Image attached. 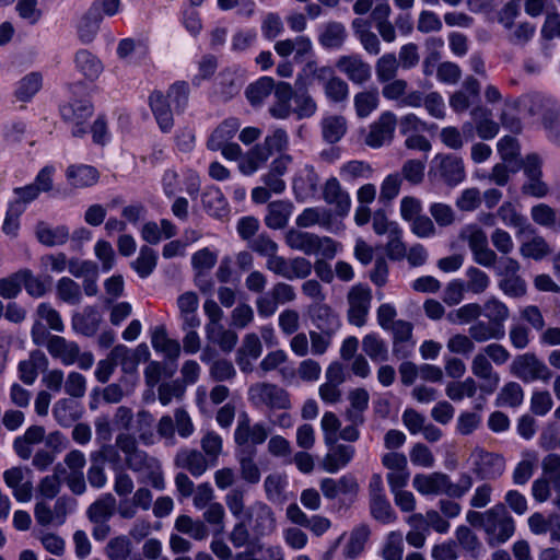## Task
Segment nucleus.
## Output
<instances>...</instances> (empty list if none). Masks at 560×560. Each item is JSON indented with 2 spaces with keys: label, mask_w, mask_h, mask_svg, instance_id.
I'll use <instances>...</instances> for the list:
<instances>
[{
  "label": "nucleus",
  "mask_w": 560,
  "mask_h": 560,
  "mask_svg": "<svg viewBox=\"0 0 560 560\" xmlns=\"http://www.w3.org/2000/svg\"><path fill=\"white\" fill-rule=\"evenodd\" d=\"M230 513L236 520H244L252 535L259 539L271 535L277 528V518L273 510L264 501H254L245 506V493L238 488L230 490L225 498Z\"/></svg>",
  "instance_id": "f257e3e1"
},
{
  "label": "nucleus",
  "mask_w": 560,
  "mask_h": 560,
  "mask_svg": "<svg viewBox=\"0 0 560 560\" xmlns=\"http://www.w3.org/2000/svg\"><path fill=\"white\" fill-rule=\"evenodd\" d=\"M115 446L124 454L127 468L137 474L140 482L150 483L156 490L165 489L160 462L140 450L132 434L119 433L116 436Z\"/></svg>",
  "instance_id": "f03ea898"
},
{
  "label": "nucleus",
  "mask_w": 560,
  "mask_h": 560,
  "mask_svg": "<svg viewBox=\"0 0 560 560\" xmlns=\"http://www.w3.org/2000/svg\"><path fill=\"white\" fill-rule=\"evenodd\" d=\"M486 541L491 547L506 542L515 533V521L503 504L487 510Z\"/></svg>",
  "instance_id": "7ed1b4c3"
},
{
  "label": "nucleus",
  "mask_w": 560,
  "mask_h": 560,
  "mask_svg": "<svg viewBox=\"0 0 560 560\" xmlns=\"http://www.w3.org/2000/svg\"><path fill=\"white\" fill-rule=\"evenodd\" d=\"M247 399L255 408L289 409L291 406L287 390L266 382L250 385L247 390Z\"/></svg>",
  "instance_id": "20e7f679"
},
{
  "label": "nucleus",
  "mask_w": 560,
  "mask_h": 560,
  "mask_svg": "<svg viewBox=\"0 0 560 560\" xmlns=\"http://www.w3.org/2000/svg\"><path fill=\"white\" fill-rule=\"evenodd\" d=\"M430 176L454 187L466 178L464 160L452 153H439L431 161Z\"/></svg>",
  "instance_id": "39448f33"
},
{
  "label": "nucleus",
  "mask_w": 560,
  "mask_h": 560,
  "mask_svg": "<svg viewBox=\"0 0 560 560\" xmlns=\"http://www.w3.org/2000/svg\"><path fill=\"white\" fill-rule=\"evenodd\" d=\"M368 490L372 517L382 524L394 523L397 515L386 497L383 478L380 474L371 476Z\"/></svg>",
  "instance_id": "423d86ee"
},
{
  "label": "nucleus",
  "mask_w": 560,
  "mask_h": 560,
  "mask_svg": "<svg viewBox=\"0 0 560 560\" xmlns=\"http://www.w3.org/2000/svg\"><path fill=\"white\" fill-rule=\"evenodd\" d=\"M471 471L481 480H495L505 471V459L500 454L475 448L469 456Z\"/></svg>",
  "instance_id": "0eeeda50"
},
{
  "label": "nucleus",
  "mask_w": 560,
  "mask_h": 560,
  "mask_svg": "<svg viewBox=\"0 0 560 560\" xmlns=\"http://www.w3.org/2000/svg\"><path fill=\"white\" fill-rule=\"evenodd\" d=\"M348 320L350 324L362 327L365 325L372 302V291L366 284L357 283L347 294Z\"/></svg>",
  "instance_id": "6e6552de"
},
{
  "label": "nucleus",
  "mask_w": 560,
  "mask_h": 560,
  "mask_svg": "<svg viewBox=\"0 0 560 560\" xmlns=\"http://www.w3.org/2000/svg\"><path fill=\"white\" fill-rule=\"evenodd\" d=\"M74 510V502L67 497H60L56 500L51 509L49 503L44 500L37 501L34 509L35 520L43 526H60L67 516Z\"/></svg>",
  "instance_id": "1a4fd4ad"
},
{
  "label": "nucleus",
  "mask_w": 560,
  "mask_h": 560,
  "mask_svg": "<svg viewBox=\"0 0 560 560\" xmlns=\"http://www.w3.org/2000/svg\"><path fill=\"white\" fill-rule=\"evenodd\" d=\"M266 267L269 271L288 280L304 279L312 272V264L304 257L287 259L275 254L267 259Z\"/></svg>",
  "instance_id": "9d476101"
},
{
  "label": "nucleus",
  "mask_w": 560,
  "mask_h": 560,
  "mask_svg": "<svg viewBox=\"0 0 560 560\" xmlns=\"http://www.w3.org/2000/svg\"><path fill=\"white\" fill-rule=\"evenodd\" d=\"M513 374L526 383L540 380L547 382L551 378V371L533 353L517 357L512 364Z\"/></svg>",
  "instance_id": "9b49d317"
},
{
  "label": "nucleus",
  "mask_w": 560,
  "mask_h": 560,
  "mask_svg": "<svg viewBox=\"0 0 560 560\" xmlns=\"http://www.w3.org/2000/svg\"><path fill=\"white\" fill-rule=\"evenodd\" d=\"M295 224L303 229L318 225L331 233H337L343 229L342 223L335 220L331 210L324 207L305 208L296 217Z\"/></svg>",
  "instance_id": "f8f14e48"
},
{
  "label": "nucleus",
  "mask_w": 560,
  "mask_h": 560,
  "mask_svg": "<svg viewBox=\"0 0 560 560\" xmlns=\"http://www.w3.org/2000/svg\"><path fill=\"white\" fill-rule=\"evenodd\" d=\"M93 114L89 101H74L60 108L62 119L71 127L73 137H83L86 133L85 124Z\"/></svg>",
  "instance_id": "ddd939ff"
},
{
  "label": "nucleus",
  "mask_w": 560,
  "mask_h": 560,
  "mask_svg": "<svg viewBox=\"0 0 560 560\" xmlns=\"http://www.w3.org/2000/svg\"><path fill=\"white\" fill-rule=\"evenodd\" d=\"M396 125V115L390 110L383 112L378 118L370 125L365 143L374 149L389 143L394 137Z\"/></svg>",
  "instance_id": "4468645a"
},
{
  "label": "nucleus",
  "mask_w": 560,
  "mask_h": 560,
  "mask_svg": "<svg viewBox=\"0 0 560 560\" xmlns=\"http://www.w3.org/2000/svg\"><path fill=\"white\" fill-rule=\"evenodd\" d=\"M269 435V429L262 422L252 423L247 413L238 417L234 431V441L238 446L262 444Z\"/></svg>",
  "instance_id": "2eb2a0df"
},
{
  "label": "nucleus",
  "mask_w": 560,
  "mask_h": 560,
  "mask_svg": "<svg viewBox=\"0 0 560 560\" xmlns=\"http://www.w3.org/2000/svg\"><path fill=\"white\" fill-rule=\"evenodd\" d=\"M336 68L354 84H364L372 75L371 66L359 54L340 56L336 60Z\"/></svg>",
  "instance_id": "dca6fc26"
},
{
  "label": "nucleus",
  "mask_w": 560,
  "mask_h": 560,
  "mask_svg": "<svg viewBox=\"0 0 560 560\" xmlns=\"http://www.w3.org/2000/svg\"><path fill=\"white\" fill-rule=\"evenodd\" d=\"M471 373L481 381L479 389L485 395L493 394L500 384V375L494 371L491 361L481 351L471 361Z\"/></svg>",
  "instance_id": "f3484780"
},
{
  "label": "nucleus",
  "mask_w": 560,
  "mask_h": 560,
  "mask_svg": "<svg viewBox=\"0 0 560 560\" xmlns=\"http://www.w3.org/2000/svg\"><path fill=\"white\" fill-rule=\"evenodd\" d=\"M323 199L326 203L334 207L331 211L335 220L343 219L348 215L351 208V198L336 177H330L324 185Z\"/></svg>",
  "instance_id": "a211bd4d"
},
{
  "label": "nucleus",
  "mask_w": 560,
  "mask_h": 560,
  "mask_svg": "<svg viewBox=\"0 0 560 560\" xmlns=\"http://www.w3.org/2000/svg\"><path fill=\"white\" fill-rule=\"evenodd\" d=\"M153 502L152 492L145 488H138L131 498L121 499L118 503V514L124 520L135 518L138 510L148 511Z\"/></svg>",
  "instance_id": "6ab92c4d"
},
{
  "label": "nucleus",
  "mask_w": 560,
  "mask_h": 560,
  "mask_svg": "<svg viewBox=\"0 0 560 560\" xmlns=\"http://www.w3.org/2000/svg\"><path fill=\"white\" fill-rule=\"evenodd\" d=\"M412 486L422 495H447L448 476L443 472L418 474Z\"/></svg>",
  "instance_id": "aec40b11"
},
{
  "label": "nucleus",
  "mask_w": 560,
  "mask_h": 560,
  "mask_svg": "<svg viewBox=\"0 0 560 560\" xmlns=\"http://www.w3.org/2000/svg\"><path fill=\"white\" fill-rule=\"evenodd\" d=\"M327 446L328 452L322 460V468L329 474H336L346 467L355 454V450L351 445L335 443Z\"/></svg>",
  "instance_id": "412c9836"
},
{
  "label": "nucleus",
  "mask_w": 560,
  "mask_h": 560,
  "mask_svg": "<svg viewBox=\"0 0 560 560\" xmlns=\"http://www.w3.org/2000/svg\"><path fill=\"white\" fill-rule=\"evenodd\" d=\"M319 488L326 499L334 500L339 495H355L359 490V485L354 477L345 475L339 479H322Z\"/></svg>",
  "instance_id": "4be33fe9"
},
{
  "label": "nucleus",
  "mask_w": 560,
  "mask_h": 560,
  "mask_svg": "<svg viewBox=\"0 0 560 560\" xmlns=\"http://www.w3.org/2000/svg\"><path fill=\"white\" fill-rule=\"evenodd\" d=\"M262 352V346L256 334H247L236 353V363L244 373L253 370V361L257 360Z\"/></svg>",
  "instance_id": "5701e85b"
},
{
  "label": "nucleus",
  "mask_w": 560,
  "mask_h": 560,
  "mask_svg": "<svg viewBox=\"0 0 560 560\" xmlns=\"http://www.w3.org/2000/svg\"><path fill=\"white\" fill-rule=\"evenodd\" d=\"M275 101L269 106V114L276 119H287L293 114V89L288 82H280L275 89Z\"/></svg>",
  "instance_id": "b1692460"
},
{
  "label": "nucleus",
  "mask_w": 560,
  "mask_h": 560,
  "mask_svg": "<svg viewBox=\"0 0 560 560\" xmlns=\"http://www.w3.org/2000/svg\"><path fill=\"white\" fill-rule=\"evenodd\" d=\"M46 348L52 358L60 360L65 365H72L78 359L79 346L61 336H50Z\"/></svg>",
  "instance_id": "393cba45"
},
{
  "label": "nucleus",
  "mask_w": 560,
  "mask_h": 560,
  "mask_svg": "<svg viewBox=\"0 0 560 560\" xmlns=\"http://www.w3.org/2000/svg\"><path fill=\"white\" fill-rule=\"evenodd\" d=\"M96 443L101 445L100 456L108 462L116 460L118 457L115 451L116 446L109 444L113 436V429L110 421L107 417H97L94 421Z\"/></svg>",
  "instance_id": "a878e982"
},
{
  "label": "nucleus",
  "mask_w": 560,
  "mask_h": 560,
  "mask_svg": "<svg viewBox=\"0 0 560 560\" xmlns=\"http://www.w3.org/2000/svg\"><path fill=\"white\" fill-rule=\"evenodd\" d=\"M75 69L89 81L98 79L104 70L101 59L88 49H80L74 55Z\"/></svg>",
  "instance_id": "bb28decb"
},
{
  "label": "nucleus",
  "mask_w": 560,
  "mask_h": 560,
  "mask_svg": "<svg viewBox=\"0 0 560 560\" xmlns=\"http://www.w3.org/2000/svg\"><path fill=\"white\" fill-rule=\"evenodd\" d=\"M35 234L38 242L48 247L63 245L70 237L69 229L66 225L52 226L46 222L37 223Z\"/></svg>",
  "instance_id": "cd10ccee"
},
{
  "label": "nucleus",
  "mask_w": 560,
  "mask_h": 560,
  "mask_svg": "<svg viewBox=\"0 0 560 560\" xmlns=\"http://www.w3.org/2000/svg\"><path fill=\"white\" fill-rule=\"evenodd\" d=\"M177 306L183 320V328H197L200 319L197 315L199 300L195 292L188 291L180 294L177 299Z\"/></svg>",
  "instance_id": "c85d7f7f"
},
{
  "label": "nucleus",
  "mask_w": 560,
  "mask_h": 560,
  "mask_svg": "<svg viewBox=\"0 0 560 560\" xmlns=\"http://www.w3.org/2000/svg\"><path fill=\"white\" fill-rule=\"evenodd\" d=\"M5 485L12 489L13 497L19 502H28L32 499V485L31 482H23L24 472L20 467L7 469L3 472Z\"/></svg>",
  "instance_id": "c756f323"
},
{
  "label": "nucleus",
  "mask_w": 560,
  "mask_h": 560,
  "mask_svg": "<svg viewBox=\"0 0 560 560\" xmlns=\"http://www.w3.org/2000/svg\"><path fill=\"white\" fill-rule=\"evenodd\" d=\"M292 212L293 203L291 201H272L267 208V214L265 217L266 225L273 230L282 229L287 225Z\"/></svg>",
  "instance_id": "7c9ffc66"
},
{
  "label": "nucleus",
  "mask_w": 560,
  "mask_h": 560,
  "mask_svg": "<svg viewBox=\"0 0 560 560\" xmlns=\"http://www.w3.org/2000/svg\"><path fill=\"white\" fill-rule=\"evenodd\" d=\"M150 106L162 131L167 132L173 126L174 110L167 97L161 92H153L150 95Z\"/></svg>",
  "instance_id": "2f4dec72"
},
{
  "label": "nucleus",
  "mask_w": 560,
  "mask_h": 560,
  "mask_svg": "<svg viewBox=\"0 0 560 560\" xmlns=\"http://www.w3.org/2000/svg\"><path fill=\"white\" fill-rule=\"evenodd\" d=\"M288 477L280 472L269 474L264 481V490L268 501L283 504L287 500Z\"/></svg>",
  "instance_id": "473e14b6"
},
{
  "label": "nucleus",
  "mask_w": 560,
  "mask_h": 560,
  "mask_svg": "<svg viewBox=\"0 0 560 560\" xmlns=\"http://www.w3.org/2000/svg\"><path fill=\"white\" fill-rule=\"evenodd\" d=\"M241 124L236 118H228L219 125L210 135L207 147L209 150L218 151L224 143L231 142L238 131Z\"/></svg>",
  "instance_id": "72a5a7b5"
},
{
  "label": "nucleus",
  "mask_w": 560,
  "mask_h": 560,
  "mask_svg": "<svg viewBox=\"0 0 560 560\" xmlns=\"http://www.w3.org/2000/svg\"><path fill=\"white\" fill-rule=\"evenodd\" d=\"M320 129L323 139L328 143L339 142L347 132V120L341 115H328L322 118Z\"/></svg>",
  "instance_id": "f704fd0d"
},
{
  "label": "nucleus",
  "mask_w": 560,
  "mask_h": 560,
  "mask_svg": "<svg viewBox=\"0 0 560 560\" xmlns=\"http://www.w3.org/2000/svg\"><path fill=\"white\" fill-rule=\"evenodd\" d=\"M116 508L118 509L115 497L112 493H105L90 505L88 516L93 523H107Z\"/></svg>",
  "instance_id": "c9c22d12"
},
{
  "label": "nucleus",
  "mask_w": 560,
  "mask_h": 560,
  "mask_svg": "<svg viewBox=\"0 0 560 560\" xmlns=\"http://www.w3.org/2000/svg\"><path fill=\"white\" fill-rule=\"evenodd\" d=\"M151 345L156 352L164 354L168 359L175 360L179 357V342L175 339H171L164 327H155L153 329Z\"/></svg>",
  "instance_id": "e433bc0d"
},
{
  "label": "nucleus",
  "mask_w": 560,
  "mask_h": 560,
  "mask_svg": "<svg viewBox=\"0 0 560 560\" xmlns=\"http://www.w3.org/2000/svg\"><path fill=\"white\" fill-rule=\"evenodd\" d=\"M405 522L410 526V530L406 535L407 542L415 548H422L429 535L423 514L412 513L405 518Z\"/></svg>",
  "instance_id": "4c0bfd02"
},
{
  "label": "nucleus",
  "mask_w": 560,
  "mask_h": 560,
  "mask_svg": "<svg viewBox=\"0 0 560 560\" xmlns=\"http://www.w3.org/2000/svg\"><path fill=\"white\" fill-rule=\"evenodd\" d=\"M491 116V112L482 106H477L471 110L477 133L483 140L493 139L499 132V125L492 120Z\"/></svg>",
  "instance_id": "58836bf2"
},
{
  "label": "nucleus",
  "mask_w": 560,
  "mask_h": 560,
  "mask_svg": "<svg viewBox=\"0 0 560 560\" xmlns=\"http://www.w3.org/2000/svg\"><path fill=\"white\" fill-rule=\"evenodd\" d=\"M380 105V93L376 89H366L358 92L353 96V107L355 115L365 119L377 109Z\"/></svg>",
  "instance_id": "ea45409f"
},
{
  "label": "nucleus",
  "mask_w": 560,
  "mask_h": 560,
  "mask_svg": "<svg viewBox=\"0 0 560 560\" xmlns=\"http://www.w3.org/2000/svg\"><path fill=\"white\" fill-rule=\"evenodd\" d=\"M69 184L77 188L94 185L98 179L97 171L90 165H71L66 172Z\"/></svg>",
  "instance_id": "a19ab883"
},
{
  "label": "nucleus",
  "mask_w": 560,
  "mask_h": 560,
  "mask_svg": "<svg viewBox=\"0 0 560 560\" xmlns=\"http://www.w3.org/2000/svg\"><path fill=\"white\" fill-rule=\"evenodd\" d=\"M42 86V73L30 72L16 83L14 95L20 102H30L39 92Z\"/></svg>",
  "instance_id": "79ce46f5"
},
{
  "label": "nucleus",
  "mask_w": 560,
  "mask_h": 560,
  "mask_svg": "<svg viewBox=\"0 0 560 560\" xmlns=\"http://www.w3.org/2000/svg\"><path fill=\"white\" fill-rule=\"evenodd\" d=\"M469 336L475 342H487L489 340H501L505 336V329L497 327L490 322L477 320L468 329Z\"/></svg>",
  "instance_id": "37998d69"
},
{
  "label": "nucleus",
  "mask_w": 560,
  "mask_h": 560,
  "mask_svg": "<svg viewBox=\"0 0 560 560\" xmlns=\"http://www.w3.org/2000/svg\"><path fill=\"white\" fill-rule=\"evenodd\" d=\"M347 37V31L343 24L339 22H329L323 26L319 34V44L328 49H339Z\"/></svg>",
  "instance_id": "c03bdc74"
},
{
  "label": "nucleus",
  "mask_w": 560,
  "mask_h": 560,
  "mask_svg": "<svg viewBox=\"0 0 560 560\" xmlns=\"http://www.w3.org/2000/svg\"><path fill=\"white\" fill-rule=\"evenodd\" d=\"M374 171L372 166L364 161L352 160L343 163L339 168V176L343 182L354 183L361 179L372 178Z\"/></svg>",
  "instance_id": "a18cd8bd"
},
{
  "label": "nucleus",
  "mask_w": 560,
  "mask_h": 560,
  "mask_svg": "<svg viewBox=\"0 0 560 560\" xmlns=\"http://www.w3.org/2000/svg\"><path fill=\"white\" fill-rule=\"evenodd\" d=\"M270 158L268 150L261 144L250 149L240 161L238 167L244 175H252L261 168Z\"/></svg>",
  "instance_id": "49530a36"
},
{
  "label": "nucleus",
  "mask_w": 560,
  "mask_h": 560,
  "mask_svg": "<svg viewBox=\"0 0 560 560\" xmlns=\"http://www.w3.org/2000/svg\"><path fill=\"white\" fill-rule=\"evenodd\" d=\"M176 463L192 476H201L208 468L205 456L196 450H183L176 455Z\"/></svg>",
  "instance_id": "de8ad7c7"
},
{
  "label": "nucleus",
  "mask_w": 560,
  "mask_h": 560,
  "mask_svg": "<svg viewBox=\"0 0 560 560\" xmlns=\"http://www.w3.org/2000/svg\"><path fill=\"white\" fill-rule=\"evenodd\" d=\"M101 23V16L93 13L89 8V10L81 16L77 26L79 39L83 44L92 43L100 31Z\"/></svg>",
  "instance_id": "09e8293b"
},
{
  "label": "nucleus",
  "mask_w": 560,
  "mask_h": 560,
  "mask_svg": "<svg viewBox=\"0 0 560 560\" xmlns=\"http://www.w3.org/2000/svg\"><path fill=\"white\" fill-rule=\"evenodd\" d=\"M205 210L214 218H223L228 213V202L219 188L210 187L202 194Z\"/></svg>",
  "instance_id": "8fccbe9b"
},
{
  "label": "nucleus",
  "mask_w": 560,
  "mask_h": 560,
  "mask_svg": "<svg viewBox=\"0 0 560 560\" xmlns=\"http://www.w3.org/2000/svg\"><path fill=\"white\" fill-rule=\"evenodd\" d=\"M362 349L373 362L382 363L388 360L387 345L378 334L371 332L364 336Z\"/></svg>",
  "instance_id": "3c124183"
},
{
  "label": "nucleus",
  "mask_w": 560,
  "mask_h": 560,
  "mask_svg": "<svg viewBox=\"0 0 560 560\" xmlns=\"http://www.w3.org/2000/svg\"><path fill=\"white\" fill-rule=\"evenodd\" d=\"M315 241L316 234L295 229L289 230L285 234L287 245L294 250L304 253L305 255L314 254Z\"/></svg>",
  "instance_id": "603ef678"
},
{
  "label": "nucleus",
  "mask_w": 560,
  "mask_h": 560,
  "mask_svg": "<svg viewBox=\"0 0 560 560\" xmlns=\"http://www.w3.org/2000/svg\"><path fill=\"white\" fill-rule=\"evenodd\" d=\"M350 407L347 409V419L353 423L363 422V411L369 406V393L363 388H357L349 393Z\"/></svg>",
  "instance_id": "864d4df0"
},
{
  "label": "nucleus",
  "mask_w": 560,
  "mask_h": 560,
  "mask_svg": "<svg viewBox=\"0 0 560 560\" xmlns=\"http://www.w3.org/2000/svg\"><path fill=\"white\" fill-rule=\"evenodd\" d=\"M276 85L270 77H261L246 89V97L253 106L260 105L273 91Z\"/></svg>",
  "instance_id": "5fc2aeb1"
},
{
  "label": "nucleus",
  "mask_w": 560,
  "mask_h": 560,
  "mask_svg": "<svg viewBox=\"0 0 560 560\" xmlns=\"http://www.w3.org/2000/svg\"><path fill=\"white\" fill-rule=\"evenodd\" d=\"M481 307L485 317L488 318L490 323H492L497 327L504 328V323L510 317V310L505 305V303H503L497 298H490L485 302L483 306Z\"/></svg>",
  "instance_id": "6e6d98bb"
},
{
  "label": "nucleus",
  "mask_w": 560,
  "mask_h": 560,
  "mask_svg": "<svg viewBox=\"0 0 560 560\" xmlns=\"http://www.w3.org/2000/svg\"><path fill=\"white\" fill-rule=\"evenodd\" d=\"M370 536V529L365 525L355 527L343 547V556L353 559L361 555Z\"/></svg>",
  "instance_id": "4d7b16f0"
},
{
  "label": "nucleus",
  "mask_w": 560,
  "mask_h": 560,
  "mask_svg": "<svg viewBox=\"0 0 560 560\" xmlns=\"http://www.w3.org/2000/svg\"><path fill=\"white\" fill-rule=\"evenodd\" d=\"M156 262V252L151 247L142 246L140 248L139 256L135 261H132L131 267L140 278H147L155 269Z\"/></svg>",
  "instance_id": "13d9d810"
},
{
  "label": "nucleus",
  "mask_w": 560,
  "mask_h": 560,
  "mask_svg": "<svg viewBox=\"0 0 560 560\" xmlns=\"http://www.w3.org/2000/svg\"><path fill=\"white\" fill-rule=\"evenodd\" d=\"M292 102L293 114L298 119L310 118L317 112V104L306 91H293Z\"/></svg>",
  "instance_id": "bf43d9fd"
},
{
  "label": "nucleus",
  "mask_w": 560,
  "mask_h": 560,
  "mask_svg": "<svg viewBox=\"0 0 560 560\" xmlns=\"http://www.w3.org/2000/svg\"><path fill=\"white\" fill-rule=\"evenodd\" d=\"M65 472L66 468L61 464H58L52 475L44 477L38 485L40 497L47 500L54 499L60 492L61 477Z\"/></svg>",
  "instance_id": "052dcab7"
},
{
  "label": "nucleus",
  "mask_w": 560,
  "mask_h": 560,
  "mask_svg": "<svg viewBox=\"0 0 560 560\" xmlns=\"http://www.w3.org/2000/svg\"><path fill=\"white\" fill-rule=\"evenodd\" d=\"M175 528L196 540H203L209 535V530L203 522L195 521L188 515H179L175 521Z\"/></svg>",
  "instance_id": "680f3d73"
},
{
  "label": "nucleus",
  "mask_w": 560,
  "mask_h": 560,
  "mask_svg": "<svg viewBox=\"0 0 560 560\" xmlns=\"http://www.w3.org/2000/svg\"><path fill=\"white\" fill-rule=\"evenodd\" d=\"M479 386L475 378L466 377L460 382H451L446 385L445 394L453 401H460L465 397H474Z\"/></svg>",
  "instance_id": "e2e57ef3"
},
{
  "label": "nucleus",
  "mask_w": 560,
  "mask_h": 560,
  "mask_svg": "<svg viewBox=\"0 0 560 560\" xmlns=\"http://www.w3.org/2000/svg\"><path fill=\"white\" fill-rule=\"evenodd\" d=\"M399 62L394 54L383 55L375 65V72L378 82L385 83L396 78Z\"/></svg>",
  "instance_id": "0e129e2a"
},
{
  "label": "nucleus",
  "mask_w": 560,
  "mask_h": 560,
  "mask_svg": "<svg viewBox=\"0 0 560 560\" xmlns=\"http://www.w3.org/2000/svg\"><path fill=\"white\" fill-rule=\"evenodd\" d=\"M482 313V307L478 303H467L457 310L447 314V320L456 325L469 324L477 320Z\"/></svg>",
  "instance_id": "69168bd1"
},
{
  "label": "nucleus",
  "mask_w": 560,
  "mask_h": 560,
  "mask_svg": "<svg viewBox=\"0 0 560 560\" xmlns=\"http://www.w3.org/2000/svg\"><path fill=\"white\" fill-rule=\"evenodd\" d=\"M404 555V537L398 530L387 534L382 551L384 560H402Z\"/></svg>",
  "instance_id": "338daca9"
},
{
  "label": "nucleus",
  "mask_w": 560,
  "mask_h": 560,
  "mask_svg": "<svg viewBox=\"0 0 560 560\" xmlns=\"http://www.w3.org/2000/svg\"><path fill=\"white\" fill-rule=\"evenodd\" d=\"M542 477L551 481L555 490L560 492V455L548 454L541 462Z\"/></svg>",
  "instance_id": "774afa93"
}]
</instances>
